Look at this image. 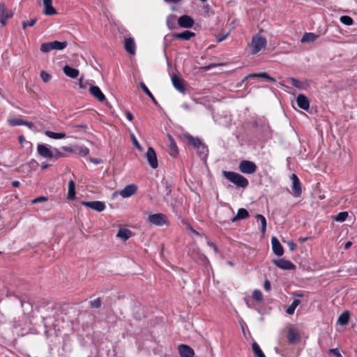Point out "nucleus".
Here are the masks:
<instances>
[{
    "label": "nucleus",
    "instance_id": "6e6d98bb",
    "mask_svg": "<svg viewBox=\"0 0 357 357\" xmlns=\"http://www.w3.org/2000/svg\"><path fill=\"white\" fill-rule=\"evenodd\" d=\"M126 116L128 120H129L130 121H132L133 120V116L129 111L126 112Z\"/></svg>",
    "mask_w": 357,
    "mask_h": 357
},
{
    "label": "nucleus",
    "instance_id": "49530a36",
    "mask_svg": "<svg viewBox=\"0 0 357 357\" xmlns=\"http://www.w3.org/2000/svg\"><path fill=\"white\" fill-rule=\"evenodd\" d=\"M47 200V197H44V196H40V197H38L36 199H33L31 201V204H36V203H38V202H45Z\"/></svg>",
    "mask_w": 357,
    "mask_h": 357
},
{
    "label": "nucleus",
    "instance_id": "c03bdc74",
    "mask_svg": "<svg viewBox=\"0 0 357 357\" xmlns=\"http://www.w3.org/2000/svg\"><path fill=\"white\" fill-rule=\"evenodd\" d=\"M40 77L44 82H47L51 79V75L45 71L40 73Z\"/></svg>",
    "mask_w": 357,
    "mask_h": 357
},
{
    "label": "nucleus",
    "instance_id": "603ef678",
    "mask_svg": "<svg viewBox=\"0 0 357 357\" xmlns=\"http://www.w3.org/2000/svg\"><path fill=\"white\" fill-rule=\"evenodd\" d=\"M287 245H288L290 250H291V251L294 250L296 249V243H294L293 241H289L287 243Z\"/></svg>",
    "mask_w": 357,
    "mask_h": 357
},
{
    "label": "nucleus",
    "instance_id": "f03ea898",
    "mask_svg": "<svg viewBox=\"0 0 357 357\" xmlns=\"http://www.w3.org/2000/svg\"><path fill=\"white\" fill-rule=\"evenodd\" d=\"M68 43L66 41L60 42L55 40L50 43H42L40 50L43 53H47L53 50H62L65 49Z\"/></svg>",
    "mask_w": 357,
    "mask_h": 357
},
{
    "label": "nucleus",
    "instance_id": "79ce46f5",
    "mask_svg": "<svg viewBox=\"0 0 357 357\" xmlns=\"http://www.w3.org/2000/svg\"><path fill=\"white\" fill-rule=\"evenodd\" d=\"M37 22V19L36 18H32L30 20H27V21H23L22 24V28L24 29H25L27 26H33Z\"/></svg>",
    "mask_w": 357,
    "mask_h": 357
},
{
    "label": "nucleus",
    "instance_id": "09e8293b",
    "mask_svg": "<svg viewBox=\"0 0 357 357\" xmlns=\"http://www.w3.org/2000/svg\"><path fill=\"white\" fill-rule=\"evenodd\" d=\"M329 353L335 355L337 357H342L337 349H331L329 350Z\"/></svg>",
    "mask_w": 357,
    "mask_h": 357
},
{
    "label": "nucleus",
    "instance_id": "dca6fc26",
    "mask_svg": "<svg viewBox=\"0 0 357 357\" xmlns=\"http://www.w3.org/2000/svg\"><path fill=\"white\" fill-rule=\"evenodd\" d=\"M172 82L174 87L180 93L184 94L186 89L183 82L176 75L172 76Z\"/></svg>",
    "mask_w": 357,
    "mask_h": 357
},
{
    "label": "nucleus",
    "instance_id": "0e129e2a",
    "mask_svg": "<svg viewBox=\"0 0 357 357\" xmlns=\"http://www.w3.org/2000/svg\"><path fill=\"white\" fill-rule=\"evenodd\" d=\"M18 139H19V142H20V144H23V142H24V136H23V135H20Z\"/></svg>",
    "mask_w": 357,
    "mask_h": 357
},
{
    "label": "nucleus",
    "instance_id": "9b49d317",
    "mask_svg": "<svg viewBox=\"0 0 357 357\" xmlns=\"http://www.w3.org/2000/svg\"><path fill=\"white\" fill-rule=\"evenodd\" d=\"M273 262L276 266L283 270H294L295 268L293 263L287 259H274Z\"/></svg>",
    "mask_w": 357,
    "mask_h": 357
},
{
    "label": "nucleus",
    "instance_id": "72a5a7b5",
    "mask_svg": "<svg viewBox=\"0 0 357 357\" xmlns=\"http://www.w3.org/2000/svg\"><path fill=\"white\" fill-rule=\"evenodd\" d=\"M139 86L141 89L143 90V91L151 99V100L153 102L155 105H157L158 102L154 98L153 95L151 93V92L149 91V89L147 88V86L145 85L144 82H140Z\"/></svg>",
    "mask_w": 357,
    "mask_h": 357
},
{
    "label": "nucleus",
    "instance_id": "423d86ee",
    "mask_svg": "<svg viewBox=\"0 0 357 357\" xmlns=\"http://www.w3.org/2000/svg\"><path fill=\"white\" fill-rule=\"evenodd\" d=\"M185 138L188 139V142L194 146V148L197 149L200 153H205L207 152L206 147L202 144L201 140L197 137H194L190 135H185Z\"/></svg>",
    "mask_w": 357,
    "mask_h": 357
},
{
    "label": "nucleus",
    "instance_id": "6ab92c4d",
    "mask_svg": "<svg viewBox=\"0 0 357 357\" xmlns=\"http://www.w3.org/2000/svg\"><path fill=\"white\" fill-rule=\"evenodd\" d=\"M90 93L100 102L106 100L105 96L103 94L100 89L98 86H91L89 88Z\"/></svg>",
    "mask_w": 357,
    "mask_h": 357
},
{
    "label": "nucleus",
    "instance_id": "20e7f679",
    "mask_svg": "<svg viewBox=\"0 0 357 357\" xmlns=\"http://www.w3.org/2000/svg\"><path fill=\"white\" fill-rule=\"evenodd\" d=\"M238 169L243 174H251L256 172L257 165L250 160H243L239 163Z\"/></svg>",
    "mask_w": 357,
    "mask_h": 357
},
{
    "label": "nucleus",
    "instance_id": "bf43d9fd",
    "mask_svg": "<svg viewBox=\"0 0 357 357\" xmlns=\"http://www.w3.org/2000/svg\"><path fill=\"white\" fill-rule=\"evenodd\" d=\"M12 185L14 188H17L20 185V182L18 181H14L12 182Z\"/></svg>",
    "mask_w": 357,
    "mask_h": 357
},
{
    "label": "nucleus",
    "instance_id": "774afa93",
    "mask_svg": "<svg viewBox=\"0 0 357 357\" xmlns=\"http://www.w3.org/2000/svg\"><path fill=\"white\" fill-rule=\"evenodd\" d=\"M49 166H50V165H49V164H45V163H44V164H43V165H42V167H42V169H47Z\"/></svg>",
    "mask_w": 357,
    "mask_h": 357
},
{
    "label": "nucleus",
    "instance_id": "1a4fd4ad",
    "mask_svg": "<svg viewBox=\"0 0 357 357\" xmlns=\"http://www.w3.org/2000/svg\"><path fill=\"white\" fill-rule=\"evenodd\" d=\"M82 204L98 212H102L105 209V204L100 201L82 202Z\"/></svg>",
    "mask_w": 357,
    "mask_h": 357
},
{
    "label": "nucleus",
    "instance_id": "bb28decb",
    "mask_svg": "<svg viewBox=\"0 0 357 357\" xmlns=\"http://www.w3.org/2000/svg\"><path fill=\"white\" fill-rule=\"evenodd\" d=\"M167 137L169 144V154L172 156H175L178 153V148L176 144L172 135H168Z\"/></svg>",
    "mask_w": 357,
    "mask_h": 357
},
{
    "label": "nucleus",
    "instance_id": "f704fd0d",
    "mask_svg": "<svg viewBox=\"0 0 357 357\" xmlns=\"http://www.w3.org/2000/svg\"><path fill=\"white\" fill-rule=\"evenodd\" d=\"M256 219L261 224V233H265L266 229V220L264 216L260 214H257L256 215Z\"/></svg>",
    "mask_w": 357,
    "mask_h": 357
},
{
    "label": "nucleus",
    "instance_id": "393cba45",
    "mask_svg": "<svg viewBox=\"0 0 357 357\" xmlns=\"http://www.w3.org/2000/svg\"><path fill=\"white\" fill-rule=\"evenodd\" d=\"M64 74L70 78H77L79 76V72L77 69L73 68L68 65H66L63 68Z\"/></svg>",
    "mask_w": 357,
    "mask_h": 357
},
{
    "label": "nucleus",
    "instance_id": "69168bd1",
    "mask_svg": "<svg viewBox=\"0 0 357 357\" xmlns=\"http://www.w3.org/2000/svg\"><path fill=\"white\" fill-rule=\"evenodd\" d=\"M188 229L194 234H195L196 235H199V233L197 231H196L195 229H193V228L191 227V226H188Z\"/></svg>",
    "mask_w": 357,
    "mask_h": 357
},
{
    "label": "nucleus",
    "instance_id": "5701e85b",
    "mask_svg": "<svg viewBox=\"0 0 357 357\" xmlns=\"http://www.w3.org/2000/svg\"><path fill=\"white\" fill-rule=\"evenodd\" d=\"M256 77H260V78H264L268 81L271 82H275V79L269 76L268 73L265 72L259 73H252L249 74L248 75L245 76L243 79L242 80V82H245L248 78H256Z\"/></svg>",
    "mask_w": 357,
    "mask_h": 357
},
{
    "label": "nucleus",
    "instance_id": "aec40b11",
    "mask_svg": "<svg viewBox=\"0 0 357 357\" xmlns=\"http://www.w3.org/2000/svg\"><path fill=\"white\" fill-rule=\"evenodd\" d=\"M195 36V33L188 30H185L181 33H174L172 34L173 38L181 39L183 40H190L192 38Z\"/></svg>",
    "mask_w": 357,
    "mask_h": 357
},
{
    "label": "nucleus",
    "instance_id": "c85d7f7f",
    "mask_svg": "<svg viewBox=\"0 0 357 357\" xmlns=\"http://www.w3.org/2000/svg\"><path fill=\"white\" fill-rule=\"evenodd\" d=\"M75 197V183L73 180H70L68 184V194L67 197L70 199H73Z\"/></svg>",
    "mask_w": 357,
    "mask_h": 357
},
{
    "label": "nucleus",
    "instance_id": "c9c22d12",
    "mask_svg": "<svg viewBox=\"0 0 357 357\" xmlns=\"http://www.w3.org/2000/svg\"><path fill=\"white\" fill-rule=\"evenodd\" d=\"M75 152L79 155L85 156L89 153V149L85 146H77L75 148Z\"/></svg>",
    "mask_w": 357,
    "mask_h": 357
},
{
    "label": "nucleus",
    "instance_id": "f257e3e1",
    "mask_svg": "<svg viewBox=\"0 0 357 357\" xmlns=\"http://www.w3.org/2000/svg\"><path fill=\"white\" fill-rule=\"evenodd\" d=\"M222 174L225 178L239 188H246L249 185L248 180L238 173L223 171Z\"/></svg>",
    "mask_w": 357,
    "mask_h": 357
},
{
    "label": "nucleus",
    "instance_id": "412c9836",
    "mask_svg": "<svg viewBox=\"0 0 357 357\" xmlns=\"http://www.w3.org/2000/svg\"><path fill=\"white\" fill-rule=\"evenodd\" d=\"M178 351L181 357H194L195 355L193 349L186 344L179 345Z\"/></svg>",
    "mask_w": 357,
    "mask_h": 357
},
{
    "label": "nucleus",
    "instance_id": "58836bf2",
    "mask_svg": "<svg viewBox=\"0 0 357 357\" xmlns=\"http://www.w3.org/2000/svg\"><path fill=\"white\" fill-rule=\"evenodd\" d=\"M348 217V213L346 211L340 212L337 215H335L333 219L337 222H344L346 220Z\"/></svg>",
    "mask_w": 357,
    "mask_h": 357
},
{
    "label": "nucleus",
    "instance_id": "4be33fe9",
    "mask_svg": "<svg viewBox=\"0 0 357 357\" xmlns=\"http://www.w3.org/2000/svg\"><path fill=\"white\" fill-rule=\"evenodd\" d=\"M296 102L298 106L303 109L307 110L309 109L310 103L307 98L303 94H299L296 98Z\"/></svg>",
    "mask_w": 357,
    "mask_h": 357
},
{
    "label": "nucleus",
    "instance_id": "680f3d73",
    "mask_svg": "<svg viewBox=\"0 0 357 357\" xmlns=\"http://www.w3.org/2000/svg\"><path fill=\"white\" fill-rule=\"evenodd\" d=\"M62 149H63L64 151H69V152L73 151L72 148H71V147H69V146H63V147H62Z\"/></svg>",
    "mask_w": 357,
    "mask_h": 357
},
{
    "label": "nucleus",
    "instance_id": "3c124183",
    "mask_svg": "<svg viewBox=\"0 0 357 357\" xmlns=\"http://www.w3.org/2000/svg\"><path fill=\"white\" fill-rule=\"evenodd\" d=\"M264 288L266 291H268L271 289V283L268 280H265L264 283Z\"/></svg>",
    "mask_w": 357,
    "mask_h": 357
},
{
    "label": "nucleus",
    "instance_id": "864d4df0",
    "mask_svg": "<svg viewBox=\"0 0 357 357\" xmlns=\"http://www.w3.org/2000/svg\"><path fill=\"white\" fill-rule=\"evenodd\" d=\"M207 245L208 246H210L211 248H212L215 252H218V248H217L216 245L213 243H212L211 241H208L207 242Z\"/></svg>",
    "mask_w": 357,
    "mask_h": 357
},
{
    "label": "nucleus",
    "instance_id": "ddd939ff",
    "mask_svg": "<svg viewBox=\"0 0 357 357\" xmlns=\"http://www.w3.org/2000/svg\"><path fill=\"white\" fill-rule=\"evenodd\" d=\"M287 338L289 343L295 344L301 340V335L298 331L294 328H289L287 335Z\"/></svg>",
    "mask_w": 357,
    "mask_h": 357
},
{
    "label": "nucleus",
    "instance_id": "e433bc0d",
    "mask_svg": "<svg viewBox=\"0 0 357 357\" xmlns=\"http://www.w3.org/2000/svg\"><path fill=\"white\" fill-rule=\"evenodd\" d=\"M43 13L45 15H53L57 13L56 10L52 6V4L44 6Z\"/></svg>",
    "mask_w": 357,
    "mask_h": 357
},
{
    "label": "nucleus",
    "instance_id": "a18cd8bd",
    "mask_svg": "<svg viewBox=\"0 0 357 357\" xmlns=\"http://www.w3.org/2000/svg\"><path fill=\"white\" fill-rule=\"evenodd\" d=\"M27 165L29 166V167L30 168V169L31 170H33V169H36V167H38V163L36 160H35L34 159H31L27 164Z\"/></svg>",
    "mask_w": 357,
    "mask_h": 357
},
{
    "label": "nucleus",
    "instance_id": "8fccbe9b",
    "mask_svg": "<svg viewBox=\"0 0 357 357\" xmlns=\"http://www.w3.org/2000/svg\"><path fill=\"white\" fill-rule=\"evenodd\" d=\"M56 153L54 154V158L52 160H56L59 158L62 157L63 155V153L59 151L57 149H55Z\"/></svg>",
    "mask_w": 357,
    "mask_h": 357
},
{
    "label": "nucleus",
    "instance_id": "39448f33",
    "mask_svg": "<svg viewBox=\"0 0 357 357\" xmlns=\"http://www.w3.org/2000/svg\"><path fill=\"white\" fill-rule=\"evenodd\" d=\"M148 220L150 223L156 226H162L168 224L167 216L162 213H155L149 215Z\"/></svg>",
    "mask_w": 357,
    "mask_h": 357
},
{
    "label": "nucleus",
    "instance_id": "2eb2a0df",
    "mask_svg": "<svg viewBox=\"0 0 357 357\" xmlns=\"http://www.w3.org/2000/svg\"><path fill=\"white\" fill-rule=\"evenodd\" d=\"M137 187L135 184L128 185L119 192V195L124 197H130L137 192Z\"/></svg>",
    "mask_w": 357,
    "mask_h": 357
},
{
    "label": "nucleus",
    "instance_id": "a878e982",
    "mask_svg": "<svg viewBox=\"0 0 357 357\" xmlns=\"http://www.w3.org/2000/svg\"><path fill=\"white\" fill-rule=\"evenodd\" d=\"M248 211L246 209L241 208L238 210L237 214L231 218V222H234L238 220H243L248 218Z\"/></svg>",
    "mask_w": 357,
    "mask_h": 357
},
{
    "label": "nucleus",
    "instance_id": "13d9d810",
    "mask_svg": "<svg viewBox=\"0 0 357 357\" xmlns=\"http://www.w3.org/2000/svg\"><path fill=\"white\" fill-rule=\"evenodd\" d=\"M44 6L52 4V0H43Z\"/></svg>",
    "mask_w": 357,
    "mask_h": 357
},
{
    "label": "nucleus",
    "instance_id": "ea45409f",
    "mask_svg": "<svg viewBox=\"0 0 357 357\" xmlns=\"http://www.w3.org/2000/svg\"><path fill=\"white\" fill-rule=\"evenodd\" d=\"M340 21L342 24H344L345 25H348V26L351 25L354 23L353 19L351 17L347 16V15L341 16L340 18Z\"/></svg>",
    "mask_w": 357,
    "mask_h": 357
},
{
    "label": "nucleus",
    "instance_id": "f3484780",
    "mask_svg": "<svg viewBox=\"0 0 357 357\" xmlns=\"http://www.w3.org/2000/svg\"><path fill=\"white\" fill-rule=\"evenodd\" d=\"M124 48L127 52L132 55H134L136 52V45L134 38L131 37L125 38Z\"/></svg>",
    "mask_w": 357,
    "mask_h": 357
},
{
    "label": "nucleus",
    "instance_id": "7ed1b4c3",
    "mask_svg": "<svg viewBox=\"0 0 357 357\" xmlns=\"http://www.w3.org/2000/svg\"><path fill=\"white\" fill-rule=\"evenodd\" d=\"M267 40L266 38L257 34L252 36V54H257L262 50H264L266 47Z\"/></svg>",
    "mask_w": 357,
    "mask_h": 357
},
{
    "label": "nucleus",
    "instance_id": "0eeeda50",
    "mask_svg": "<svg viewBox=\"0 0 357 357\" xmlns=\"http://www.w3.org/2000/svg\"><path fill=\"white\" fill-rule=\"evenodd\" d=\"M291 181L292 182L291 188L294 192V196L296 197H299L302 192L301 183L298 177L292 174L290 176Z\"/></svg>",
    "mask_w": 357,
    "mask_h": 357
},
{
    "label": "nucleus",
    "instance_id": "6e6552de",
    "mask_svg": "<svg viewBox=\"0 0 357 357\" xmlns=\"http://www.w3.org/2000/svg\"><path fill=\"white\" fill-rule=\"evenodd\" d=\"M146 158L148 160L149 165L153 168L155 169L158 164V159L156 153L152 147H149L146 153Z\"/></svg>",
    "mask_w": 357,
    "mask_h": 357
},
{
    "label": "nucleus",
    "instance_id": "37998d69",
    "mask_svg": "<svg viewBox=\"0 0 357 357\" xmlns=\"http://www.w3.org/2000/svg\"><path fill=\"white\" fill-rule=\"evenodd\" d=\"M89 304L92 308H98L101 305V300L100 298H98L93 301H90Z\"/></svg>",
    "mask_w": 357,
    "mask_h": 357
},
{
    "label": "nucleus",
    "instance_id": "473e14b6",
    "mask_svg": "<svg viewBox=\"0 0 357 357\" xmlns=\"http://www.w3.org/2000/svg\"><path fill=\"white\" fill-rule=\"evenodd\" d=\"M252 351L256 357H266L259 344L257 342H253L252 344Z\"/></svg>",
    "mask_w": 357,
    "mask_h": 357
},
{
    "label": "nucleus",
    "instance_id": "cd10ccee",
    "mask_svg": "<svg viewBox=\"0 0 357 357\" xmlns=\"http://www.w3.org/2000/svg\"><path fill=\"white\" fill-rule=\"evenodd\" d=\"M132 235V231L126 228H120L118 231L116 236L123 239L128 240Z\"/></svg>",
    "mask_w": 357,
    "mask_h": 357
},
{
    "label": "nucleus",
    "instance_id": "a19ab883",
    "mask_svg": "<svg viewBox=\"0 0 357 357\" xmlns=\"http://www.w3.org/2000/svg\"><path fill=\"white\" fill-rule=\"evenodd\" d=\"M252 298L259 302L262 301L263 300V295L260 290L259 289H255L252 292Z\"/></svg>",
    "mask_w": 357,
    "mask_h": 357
},
{
    "label": "nucleus",
    "instance_id": "f8f14e48",
    "mask_svg": "<svg viewBox=\"0 0 357 357\" xmlns=\"http://www.w3.org/2000/svg\"><path fill=\"white\" fill-rule=\"evenodd\" d=\"M37 151L40 156L44 158L53 159L54 153L44 144L37 146Z\"/></svg>",
    "mask_w": 357,
    "mask_h": 357
},
{
    "label": "nucleus",
    "instance_id": "5fc2aeb1",
    "mask_svg": "<svg viewBox=\"0 0 357 357\" xmlns=\"http://www.w3.org/2000/svg\"><path fill=\"white\" fill-rule=\"evenodd\" d=\"M290 81H291V84H292L293 86H296V87H298V83H299L298 80H297V79H295V78H291V79H290Z\"/></svg>",
    "mask_w": 357,
    "mask_h": 357
},
{
    "label": "nucleus",
    "instance_id": "4c0bfd02",
    "mask_svg": "<svg viewBox=\"0 0 357 357\" xmlns=\"http://www.w3.org/2000/svg\"><path fill=\"white\" fill-rule=\"evenodd\" d=\"M301 303V301L299 300L295 299L292 302V303L287 307L286 312L288 314H294L295 309L296 307Z\"/></svg>",
    "mask_w": 357,
    "mask_h": 357
},
{
    "label": "nucleus",
    "instance_id": "052dcab7",
    "mask_svg": "<svg viewBox=\"0 0 357 357\" xmlns=\"http://www.w3.org/2000/svg\"><path fill=\"white\" fill-rule=\"evenodd\" d=\"M166 3H176L179 1H181V0H164Z\"/></svg>",
    "mask_w": 357,
    "mask_h": 357
},
{
    "label": "nucleus",
    "instance_id": "9d476101",
    "mask_svg": "<svg viewBox=\"0 0 357 357\" xmlns=\"http://www.w3.org/2000/svg\"><path fill=\"white\" fill-rule=\"evenodd\" d=\"M12 11L7 10L4 3H0V23L2 26H5L8 18L13 16Z\"/></svg>",
    "mask_w": 357,
    "mask_h": 357
},
{
    "label": "nucleus",
    "instance_id": "4468645a",
    "mask_svg": "<svg viewBox=\"0 0 357 357\" xmlns=\"http://www.w3.org/2000/svg\"><path fill=\"white\" fill-rule=\"evenodd\" d=\"M194 23L193 19L187 15H182L178 19V24L182 28H190Z\"/></svg>",
    "mask_w": 357,
    "mask_h": 357
},
{
    "label": "nucleus",
    "instance_id": "c756f323",
    "mask_svg": "<svg viewBox=\"0 0 357 357\" xmlns=\"http://www.w3.org/2000/svg\"><path fill=\"white\" fill-rule=\"evenodd\" d=\"M317 38H318V36L313 33H305L302 36V38L301 39V43H312Z\"/></svg>",
    "mask_w": 357,
    "mask_h": 357
},
{
    "label": "nucleus",
    "instance_id": "338daca9",
    "mask_svg": "<svg viewBox=\"0 0 357 357\" xmlns=\"http://www.w3.org/2000/svg\"><path fill=\"white\" fill-rule=\"evenodd\" d=\"M171 193V189L169 186H166V195H169Z\"/></svg>",
    "mask_w": 357,
    "mask_h": 357
},
{
    "label": "nucleus",
    "instance_id": "4d7b16f0",
    "mask_svg": "<svg viewBox=\"0 0 357 357\" xmlns=\"http://www.w3.org/2000/svg\"><path fill=\"white\" fill-rule=\"evenodd\" d=\"M73 128H83V129H86L88 128L87 125L85 124V123H82V124H79V125L73 126Z\"/></svg>",
    "mask_w": 357,
    "mask_h": 357
},
{
    "label": "nucleus",
    "instance_id": "b1692460",
    "mask_svg": "<svg viewBox=\"0 0 357 357\" xmlns=\"http://www.w3.org/2000/svg\"><path fill=\"white\" fill-rule=\"evenodd\" d=\"M9 124L12 126H26L30 129H33L35 126L32 122L24 121L20 119H15L9 121Z\"/></svg>",
    "mask_w": 357,
    "mask_h": 357
},
{
    "label": "nucleus",
    "instance_id": "e2e57ef3",
    "mask_svg": "<svg viewBox=\"0 0 357 357\" xmlns=\"http://www.w3.org/2000/svg\"><path fill=\"white\" fill-rule=\"evenodd\" d=\"M182 107L186 110H190V106L187 103H183Z\"/></svg>",
    "mask_w": 357,
    "mask_h": 357
},
{
    "label": "nucleus",
    "instance_id": "a211bd4d",
    "mask_svg": "<svg viewBox=\"0 0 357 357\" xmlns=\"http://www.w3.org/2000/svg\"><path fill=\"white\" fill-rule=\"evenodd\" d=\"M271 244L273 252L275 255L280 257L284 254L283 247L276 237L273 236L271 238Z\"/></svg>",
    "mask_w": 357,
    "mask_h": 357
},
{
    "label": "nucleus",
    "instance_id": "de8ad7c7",
    "mask_svg": "<svg viewBox=\"0 0 357 357\" xmlns=\"http://www.w3.org/2000/svg\"><path fill=\"white\" fill-rule=\"evenodd\" d=\"M131 137H132V142L135 144V146H136V148L141 151L142 149V148L141 145L139 144V142L137 141V139H136L135 136L134 135H132Z\"/></svg>",
    "mask_w": 357,
    "mask_h": 357
},
{
    "label": "nucleus",
    "instance_id": "7c9ffc66",
    "mask_svg": "<svg viewBox=\"0 0 357 357\" xmlns=\"http://www.w3.org/2000/svg\"><path fill=\"white\" fill-rule=\"evenodd\" d=\"M349 319V312L348 311L343 312L337 319V323L340 326H345L348 324Z\"/></svg>",
    "mask_w": 357,
    "mask_h": 357
},
{
    "label": "nucleus",
    "instance_id": "2f4dec72",
    "mask_svg": "<svg viewBox=\"0 0 357 357\" xmlns=\"http://www.w3.org/2000/svg\"><path fill=\"white\" fill-rule=\"evenodd\" d=\"M45 134L46 136L49 137L50 138L54 139H63L66 137V133L65 132H54L50 130H46L45 132Z\"/></svg>",
    "mask_w": 357,
    "mask_h": 357
}]
</instances>
